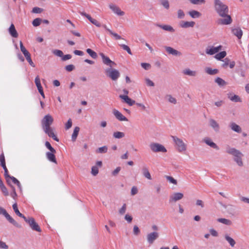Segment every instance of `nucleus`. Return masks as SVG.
Listing matches in <instances>:
<instances>
[{
	"instance_id": "f257e3e1",
	"label": "nucleus",
	"mask_w": 249,
	"mask_h": 249,
	"mask_svg": "<svg viewBox=\"0 0 249 249\" xmlns=\"http://www.w3.org/2000/svg\"><path fill=\"white\" fill-rule=\"evenodd\" d=\"M214 9L217 14L223 18L217 20V23L220 25H229L232 22V19L229 14V7L221 0H214Z\"/></svg>"
},
{
	"instance_id": "f03ea898",
	"label": "nucleus",
	"mask_w": 249,
	"mask_h": 249,
	"mask_svg": "<svg viewBox=\"0 0 249 249\" xmlns=\"http://www.w3.org/2000/svg\"><path fill=\"white\" fill-rule=\"evenodd\" d=\"M53 122V119L50 114L45 115L41 121L42 128L49 137L52 138L54 141L58 142L59 140L53 132V128L50 126Z\"/></svg>"
},
{
	"instance_id": "7ed1b4c3",
	"label": "nucleus",
	"mask_w": 249,
	"mask_h": 249,
	"mask_svg": "<svg viewBox=\"0 0 249 249\" xmlns=\"http://www.w3.org/2000/svg\"><path fill=\"white\" fill-rule=\"evenodd\" d=\"M227 152L234 156V160L239 166H241L243 165L241 159L243 155L241 152L234 148H229L227 149Z\"/></svg>"
},
{
	"instance_id": "20e7f679",
	"label": "nucleus",
	"mask_w": 249,
	"mask_h": 249,
	"mask_svg": "<svg viewBox=\"0 0 249 249\" xmlns=\"http://www.w3.org/2000/svg\"><path fill=\"white\" fill-rule=\"evenodd\" d=\"M105 73L107 77L113 81H116L120 76L119 71L115 69H112V68H108L105 69Z\"/></svg>"
},
{
	"instance_id": "39448f33",
	"label": "nucleus",
	"mask_w": 249,
	"mask_h": 249,
	"mask_svg": "<svg viewBox=\"0 0 249 249\" xmlns=\"http://www.w3.org/2000/svg\"><path fill=\"white\" fill-rule=\"evenodd\" d=\"M171 138L174 142L178 150L181 152L186 150V145L183 141L177 136H172Z\"/></svg>"
},
{
	"instance_id": "423d86ee",
	"label": "nucleus",
	"mask_w": 249,
	"mask_h": 249,
	"mask_svg": "<svg viewBox=\"0 0 249 249\" xmlns=\"http://www.w3.org/2000/svg\"><path fill=\"white\" fill-rule=\"evenodd\" d=\"M149 147L150 149L153 152H163L165 153L167 152L166 149L162 144L156 143L152 142L150 144Z\"/></svg>"
},
{
	"instance_id": "0eeeda50",
	"label": "nucleus",
	"mask_w": 249,
	"mask_h": 249,
	"mask_svg": "<svg viewBox=\"0 0 249 249\" xmlns=\"http://www.w3.org/2000/svg\"><path fill=\"white\" fill-rule=\"evenodd\" d=\"M27 223L29 224L30 227L33 230L40 231L41 229L39 228L38 225L36 222L34 218L33 217H29L28 218H26L24 220Z\"/></svg>"
},
{
	"instance_id": "6e6552de",
	"label": "nucleus",
	"mask_w": 249,
	"mask_h": 249,
	"mask_svg": "<svg viewBox=\"0 0 249 249\" xmlns=\"http://www.w3.org/2000/svg\"><path fill=\"white\" fill-rule=\"evenodd\" d=\"M100 55L102 58V62L105 65H107L110 68H112L113 66L116 65V63L110 59V58L105 55L103 53H100Z\"/></svg>"
},
{
	"instance_id": "1a4fd4ad",
	"label": "nucleus",
	"mask_w": 249,
	"mask_h": 249,
	"mask_svg": "<svg viewBox=\"0 0 249 249\" xmlns=\"http://www.w3.org/2000/svg\"><path fill=\"white\" fill-rule=\"evenodd\" d=\"M159 236V233L157 231H153L147 234L146 236V239L147 242L151 245L153 244L154 241L158 238Z\"/></svg>"
},
{
	"instance_id": "9d476101",
	"label": "nucleus",
	"mask_w": 249,
	"mask_h": 249,
	"mask_svg": "<svg viewBox=\"0 0 249 249\" xmlns=\"http://www.w3.org/2000/svg\"><path fill=\"white\" fill-rule=\"evenodd\" d=\"M108 7L117 16H123L125 14L124 11H122L118 6L114 4L110 3L109 4Z\"/></svg>"
},
{
	"instance_id": "9b49d317",
	"label": "nucleus",
	"mask_w": 249,
	"mask_h": 249,
	"mask_svg": "<svg viewBox=\"0 0 249 249\" xmlns=\"http://www.w3.org/2000/svg\"><path fill=\"white\" fill-rule=\"evenodd\" d=\"M79 13L81 16L87 18L91 23H92L93 24H94L96 26H97L98 27H100L101 26V23L99 21H98L97 20L92 18L89 15L86 13L84 12H81V11H79Z\"/></svg>"
},
{
	"instance_id": "f8f14e48",
	"label": "nucleus",
	"mask_w": 249,
	"mask_h": 249,
	"mask_svg": "<svg viewBox=\"0 0 249 249\" xmlns=\"http://www.w3.org/2000/svg\"><path fill=\"white\" fill-rule=\"evenodd\" d=\"M222 49V46L221 45H219L217 47H208L206 49V53L207 54L209 55H213L214 54H215L216 53H217L219 51H220Z\"/></svg>"
},
{
	"instance_id": "ddd939ff",
	"label": "nucleus",
	"mask_w": 249,
	"mask_h": 249,
	"mask_svg": "<svg viewBox=\"0 0 249 249\" xmlns=\"http://www.w3.org/2000/svg\"><path fill=\"white\" fill-rule=\"evenodd\" d=\"M112 113L118 120L120 121H128V119L118 110L116 109H113Z\"/></svg>"
},
{
	"instance_id": "4468645a",
	"label": "nucleus",
	"mask_w": 249,
	"mask_h": 249,
	"mask_svg": "<svg viewBox=\"0 0 249 249\" xmlns=\"http://www.w3.org/2000/svg\"><path fill=\"white\" fill-rule=\"evenodd\" d=\"M165 49L166 52L169 54H172L174 56H180L181 55V53L180 52L174 49L171 47L165 46Z\"/></svg>"
},
{
	"instance_id": "2eb2a0df",
	"label": "nucleus",
	"mask_w": 249,
	"mask_h": 249,
	"mask_svg": "<svg viewBox=\"0 0 249 249\" xmlns=\"http://www.w3.org/2000/svg\"><path fill=\"white\" fill-rule=\"evenodd\" d=\"M183 197V194L181 193H175L170 196L169 202H176L181 199Z\"/></svg>"
},
{
	"instance_id": "dca6fc26",
	"label": "nucleus",
	"mask_w": 249,
	"mask_h": 249,
	"mask_svg": "<svg viewBox=\"0 0 249 249\" xmlns=\"http://www.w3.org/2000/svg\"><path fill=\"white\" fill-rule=\"evenodd\" d=\"M155 25L157 27H158L162 29H163L164 31L170 32V33H174L175 32V30L171 26L167 24H160L157 23L155 24Z\"/></svg>"
},
{
	"instance_id": "f3484780",
	"label": "nucleus",
	"mask_w": 249,
	"mask_h": 249,
	"mask_svg": "<svg viewBox=\"0 0 249 249\" xmlns=\"http://www.w3.org/2000/svg\"><path fill=\"white\" fill-rule=\"evenodd\" d=\"M195 25V22L194 21H185L182 20L179 23V26L182 28L193 27Z\"/></svg>"
},
{
	"instance_id": "a211bd4d",
	"label": "nucleus",
	"mask_w": 249,
	"mask_h": 249,
	"mask_svg": "<svg viewBox=\"0 0 249 249\" xmlns=\"http://www.w3.org/2000/svg\"><path fill=\"white\" fill-rule=\"evenodd\" d=\"M222 61V67L223 68H227L229 65L230 68L232 69L235 66V62L234 61H231L228 58H225Z\"/></svg>"
},
{
	"instance_id": "6ab92c4d",
	"label": "nucleus",
	"mask_w": 249,
	"mask_h": 249,
	"mask_svg": "<svg viewBox=\"0 0 249 249\" xmlns=\"http://www.w3.org/2000/svg\"><path fill=\"white\" fill-rule=\"evenodd\" d=\"M209 124L211 127H212L216 132L219 131V125L215 120L211 119L209 120Z\"/></svg>"
},
{
	"instance_id": "aec40b11",
	"label": "nucleus",
	"mask_w": 249,
	"mask_h": 249,
	"mask_svg": "<svg viewBox=\"0 0 249 249\" xmlns=\"http://www.w3.org/2000/svg\"><path fill=\"white\" fill-rule=\"evenodd\" d=\"M119 97L130 106H133L135 103L134 100H132L126 95H120Z\"/></svg>"
},
{
	"instance_id": "412c9836",
	"label": "nucleus",
	"mask_w": 249,
	"mask_h": 249,
	"mask_svg": "<svg viewBox=\"0 0 249 249\" xmlns=\"http://www.w3.org/2000/svg\"><path fill=\"white\" fill-rule=\"evenodd\" d=\"M204 142L207 144L208 145L210 146L211 147L213 148L216 150H219V147L213 142L209 138H205L203 139Z\"/></svg>"
},
{
	"instance_id": "4be33fe9",
	"label": "nucleus",
	"mask_w": 249,
	"mask_h": 249,
	"mask_svg": "<svg viewBox=\"0 0 249 249\" xmlns=\"http://www.w3.org/2000/svg\"><path fill=\"white\" fill-rule=\"evenodd\" d=\"M4 216L5 217L6 219L11 224H12L13 225H14L15 227L18 228H20L21 226L17 222H16L8 213L6 212Z\"/></svg>"
},
{
	"instance_id": "5701e85b",
	"label": "nucleus",
	"mask_w": 249,
	"mask_h": 249,
	"mask_svg": "<svg viewBox=\"0 0 249 249\" xmlns=\"http://www.w3.org/2000/svg\"><path fill=\"white\" fill-rule=\"evenodd\" d=\"M143 176L148 179H152L151 176L149 172L148 167L146 166H143L142 169Z\"/></svg>"
},
{
	"instance_id": "b1692460",
	"label": "nucleus",
	"mask_w": 249,
	"mask_h": 249,
	"mask_svg": "<svg viewBox=\"0 0 249 249\" xmlns=\"http://www.w3.org/2000/svg\"><path fill=\"white\" fill-rule=\"evenodd\" d=\"M232 33L237 37L238 39L241 38L243 35V32L240 28H236L232 29Z\"/></svg>"
},
{
	"instance_id": "393cba45",
	"label": "nucleus",
	"mask_w": 249,
	"mask_h": 249,
	"mask_svg": "<svg viewBox=\"0 0 249 249\" xmlns=\"http://www.w3.org/2000/svg\"><path fill=\"white\" fill-rule=\"evenodd\" d=\"M55 152H47L46 154L47 159L53 163H56V158L54 155Z\"/></svg>"
},
{
	"instance_id": "a878e982",
	"label": "nucleus",
	"mask_w": 249,
	"mask_h": 249,
	"mask_svg": "<svg viewBox=\"0 0 249 249\" xmlns=\"http://www.w3.org/2000/svg\"><path fill=\"white\" fill-rule=\"evenodd\" d=\"M230 126L231 129L235 132L241 133L242 131L241 127L235 123H231Z\"/></svg>"
},
{
	"instance_id": "bb28decb",
	"label": "nucleus",
	"mask_w": 249,
	"mask_h": 249,
	"mask_svg": "<svg viewBox=\"0 0 249 249\" xmlns=\"http://www.w3.org/2000/svg\"><path fill=\"white\" fill-rule=\"evenodd\" d=\"M8 31H9V34L12 37L16 38L18 36V33L15 29V26L13 24H12L10 25V26L8 29Z\"/></svg>"
},
{
	"instance_id": "cd10ccee",
	"label": "nucleus",
	"mask_w": 249,
	"mask_h": 249,
	"mask_svg": "<svg viewBox=\"0 0 249 249\" xmlns=\"http://www.w3.org/2000/svg\"><path fill=\"white\" fill-rule=\"evenodd\" d=\"M205 71L208 74L211 75H215L219 72V71L218 69H213L210 67H206L205 69Z\"/></svg>"
},
{
	"instance_id": "c85d7f7f",
	"label": "nucleus",
	"mask_w": 249,
	"mask_h": 249,
	"mask_svg": "<svg viewBox=\"0 0 249 249\" xmlns=\"http://www.w3.org/2000/svg\"><path fill=\"white\" fill-rule=\"evenodd\" d=\"M8 178H9V182H7V183L10 186V180H11L12 181V182L15 184H17V186H18V187L19 188V189H21V185L19 182V181L16 178H15L14 177H13V176H9V177H8Z\"/></svg>"
},
{
	"instance_id": "c756f323",
	"label": "nucleus",
	"mask_w": 249,
	"mask_h": 249,
	"mask_svg": "<svg viewBox=\"0 0 249 249\" xmlns=\"http://www.w3.org/2000/svg\"><path fill=\"white\" fill-rule=\"evenodd\" d=\"M182 72L185 75L194 77L196 76L197 74L196 71H192L189 69H186L184 70Z\"/></svg>"
},
{
	"instance_id": "7c9ffc66",
	"label": "nucleus",
	"mask_w": 249,
	"mask_h": 249,
	"mask_svg": "<svg viewBox=\"0 0 249 249\" xmlns=\"http://www.w3.org/2000/svg\"><path fill=\"white\" fill-rule=\"evenodd\" d=\"M224 237H225V240L229 243V244L230 245V246L231 247H233L235 244H236V242L235 241H234V240L231 237H230L228 234H226L224 235Z\"/></svg>"
},
{
	"instance_id": "2f4dec72",
	"label": "nucleus",
	"mask_w": 249,
	"mask_h": 249,
	"mask_svg": "<svg viewBox=\"0 0 249 249\" xmlns=\"http://www.w3.org/2000/svg\"><path fill=\"white\" fill-rule=\"evenodd\" d=\"M79 131L80 128L78 126L74 127L73 133L71 135V141L72 142H75L76 141Z\"/></svg>"
},
{
	"instance_id": "473e14b6",
	"label": "nucleus",
	"mask_w": 249,
	"mask_h": 249,
	"mask_svg": "<svg viewBox=\"0 0 249 249\" xmlns=\"http://www.w3.org/2000/svg\"><path fill=\"white\" fill-rule=\"evenodd\" d=\"M13 209L15 212V213H16V214L18 215V216L21 217V218H23L24 219V220H25L26 219V217L23 214H22L21 213H20V212L19 211L18 208V206H17V203H15L13 205Z\"/></svg>"
},
{
	"instance_id": "72a5a7b5",
	"label": "nucleus",
	"mask_w": 249,
	"mask_h": 249,
	"mask_svg": "<svg viewBox=\"0 0 249 249\" xmlns=\"http://www.w3.org/2000/svg\"><path fill=\"white\" fill-rule=\"evenodd\" d=\"M188 14L194 18H199L201 15L200 12L194 10L189 11Z\"/></svg>"
},
{
	"instance_id": "f704fd0d",
	"label": "nucleus",
	"mask_w": 249,
	"mask_h": 249,
	"mask_svg": "<svg viewBox=\"0 0 249 249\" xmlns=\"http://www.w3.org/2000/svg\"><path fill=\"white\" fill-rule=\"evenodd\" d=\"M19 44H20V50L22 52V53H23V54H24L25 58H26L27 57H28V56L31 55L30 53H29V52L24 47V46L22 44V42L21 41H20Z\"/></svg>"
},
{
	"instance_id": "c9c22d12",
	"label": "nucleus",
	"mask_w": 249,
	"mask_h": 249,
	"mask_svg": "<svg viewBox=\"0 0 249 249\" xmlns=\"http://www.w3.org/2000/svg\"><path fill=\"white\" fill-rule=\"evenodd\" d=\"M217 221L220 223H221L222 224H224L226 225H228V226L231 225L232 224V222L230 219H226V218H220L217 219Z\"/></svg>"
},
{
	"instance_id": "e433bc0d",
	"label": "nucleus",
	"mask_w": 249,
	"mask_h": 249,
	"mask_svg": "<svg viewBox=\"0 0 249 249\" xmlns=\"http://www.w3.org/2000/svg\"><path fill=\"white\" fill-rule=\"evenodd\" d=\"M228 98L232 102H241V100L240 98L236 95H232L231 94L229 95Z\"/></svg>"
},
{
	"instance_id": "4c0bfd02",
	"label": "nucleus",
	"mask_w": 249,
	"mask_h": 249,
	"mask_svg": "<svg viewBox=\"0 0 249 249\" xmlns=\"http://www.w3.org/2000/svg\"><path fill=\"white\" fill-rule=\"evenodd\" d=\"M214 81L217 85L221 87L226 85V82L223 79L219 77L216 78Z\"/></svg>"
},
{
	"instance_id": "58836bf2",
	"label": "nucleus",
	"mask_w": 249,
	"mask_h": 249,
	"mask_svg": "<svg viewBox=\"0 0 249 249\" xmlns=\"http://www.w3.org/2000/svg\"><path fill=\"white\" fill-rule=\"evenodd\" d=\"M124 133L120 131L114 132L113 134V137L115 139H121L124 138Z\"/></svg>"
},
{
	"instance_id": "ea45409f",
	"label": "nucleus",
	"mask_w": 249,
	"mask_h": 249,
	"mask_svg": "<svg viewBox=\"0 0 249 249\" xmlns=\"http://www.w3.org/2000/svg\"><path fill=\"white\" fill-rule=\"evenodd\" d=\"M165 98L167 99L168 101L170 102V103H172L173 104H177V100L176 99L173 97L170 94H167L165 96Z\"/></svg>"
},
{
	"instance_id": "a19ab883",
	"label": "nucleus",
	"mask_w": 249,
	"mask_h": 249,
	"mask_svg": "<svg viewBox=\"0 0 249 249\" xmlns=\"http://www.w3.org/2000/svg\"><path fill=\"white\" fill-rule=\"evenodd\" d=\"M226 52L225 51L221 52L215 54L214 57L217 60H221L224 58L226 55Z\"/></svg>"
},
{
	"instance_id": "79ce46f5",
	"label": "nucleus",
	"mask_w": 249,
	"mask_h": 249,
	"mask_svg": "<svg viewBox=\"0 0 249 249\" xmlns=\"http://www.w3.org/2000/svg\"><path fill=\"white\" fill-rule=\"evenodd\" d=\"M87 53L92 58L95 59L97 57V53L90 49H87L86 50Z\"/></svg>"
},
{
	"instance_id": "37998d69",
	"label": "nucleus",
	"mask_w": 249,
	"mask_h": 249,
	"mask_svg": "<svg viewBox=\"0 0 249 249\" xmlns=\"http://www.w3.org/2000/svg\"><path fill=\"white\" fill-rule=\"evenodd\" d=\"M107 146H103L98 148L96 152L98 153H106L107 151Z\"/></svg>"
},
{
	"instance_id": "c03bdc74",
	"label": "nucleus",
	"mask_w": 249,
	"mask_h": 249,
	"mask_svg": "<svg viewBox=\"0 0 249 249\" xmlns=\"http://www.w3.org/2000/svg\"><path fill=\"white\" fill-rule=\"evenodd\" d=\"M52 53L54 55L60 57H62L63 55V53L62 51L59 50H57V49L53 50L52 51Z\"/></svg>"
},
{
	"instance_id": "a18cd8bd",
	"label": "nucleus",
	"mask_w": 249,
	"mask_h": 249,
	"mask_svg": "<svg viewBox=\"0 0 249 249\" xmlns=\"http://www.w3.org/2000/svg\"><path fill=\"white\" fill-rule=\"evenodd\" d=\"M35 84L36 85V86L37 89L42 88L41 85L40 78L38 75L37 76H36V77L35 78Z\"/></svg>"
},
{
	"instance_id": "49530a36",
	"label": "nucleus",
	"mask_w": 249,
	"mask_h": 249,
	"mask_svg": "<svg viewBox=\"0 0 249 249\" xmlns=\"http://www.w3.org/2000/svg\"><path fill=\"white\" fill-rule=\"evenodd\" d=\"M0 188L4 196H7L9 195V193L7 191V189L3 183L0 185Z\"/></svg>"
},
{
	"instance_id": "de8ad7c7",
	"label": "nucleus",
	"mask_w": 249,
	"mask_h": 249,
	"mask_svg": "<svg viewBox=\"0 0 249 249\" xmlns=\"http://www.w3.org/2000/svg\"><path fill=\"white\" fill-rule=\"evenodd\" d=\"M42 21V19L40 18H35L32 22V24L34 26L36 27L39 26Z\"/></svg>"
},
{
	"instance_id": "09e8293b",
	"label": "nucleus",
	"mask_w": 249,
	"mask_h": 249,
	"mask_svg": "<svg viewBox=\"0 0 249 249\" xmlns=\"http://www.w3.org/2000/svg\"><path fill=\"white\" fill-rule=\"evenodd\" d=\"M160 3L166 9L169 8V3L168 0H160Z\"/></svg>"
},
{
	"instance_id": "8fccbe9b",
	"label": "nucleus",
	"mask_w": 249,
	"mask_h": 249,
	"mask_svg": "<svg viewBox=\"0 0 249 249\" xmlns=\"http://www.w3.org/2000/svg\"><path fill=\"white\" fill-rule=\"evenodd\" d=\"M2 167L4 170V177L5 178L6 181H7V182H9L8 177H9L10 175H8V169L6 168V165H3V166H2Z\"/></svg>"
},
{
	"instance_id": "3c124183",
	"label": "nucleus",
	"mask_w": 249,
	"mask_h": 249,
	"mask_svg": "<svg viewBox=\"0 0 249 249\" xmlns=\"http://www.w3.org/2000/svg\"><path fill=\"white\" fill-rule=\"evenodd\" d=\"M120 46L122 48L123 50L126 51L129 54L131 55L132 54L130 49L128 46L125 44H120Z\"/></svg>"
},
{
	"instance_id": "603ef678",
	"label": "nucleus",
	"mask_w": 249,
	"mask_h": 249,
	"mask_svg": "<svg viewBox=\"0 0 249 249\" xmlns=\"http://www.w3.org/2000/svg\"><path fill=\"white\" fill-rule=\"evenodd\" d=\"M99 172L98 168L97 166H93L91 168V174L93 176H96Z\"/></svg>"
},
{
	"instance_id": "864d4df0",
	"label": "nucleus",
	"mask_w": 249,
	"mask_h": 249,
	"mask_svg": "<svg viewBox=\"0 0 249 249\" xmlns=\"http://www.w3.org/2000/svg\"><path fill=\"white\" fill-rule=\"evenodd\" d=\"M12 189V192H11L10 196L14 198L15 199L16 197L17 196V194L16 192L15 188L12 186V185H10V186Z\"/></svg>"
},
{
	"instance_id": "5fc2aeb1",
	"label": "nucleus",
	"mask_w": 249,
	"mask_h": 249,
	"mask_svg": "<svg viewBox=\"0 0 249 249\" xmlns=\"http://www.w3.org/2000/svg\"><path fill=\"white\" fill-rule=\"evenodd\" d=\"M189 1L193 4H200L205 2V0H189Z\"/></svg>"
},
{
	"instance_id": "6e6d98bb",
	"label": "nucleus",
	"mask_w": 249,
	"mask_h": 249,
	"mask_svg": "<svg viewBox=\"0 0 249 249\" xmlns=\"http://www.w3.org/2000/svg\"><path fill=\"white\" fill-rule=\"evenodd\" d=\"M178 14V18L179 19H182L185 17V14L182 10L179 9L178 10L177 12Z\"/></svg>"
},
{
	"instance_id": "4d7b16f0",
	"label": "nucleus",
	"mask_w": 249,
	"mask_h": 249,
	"mask_svg": "<svg viewBox=\"0 0 249 249\" xmlns=\"http://www.w3.org/2000/svg\"><path fill=\"white\" fill-rule=\"evenodd\" d=\"M126 204H124L121 208H120L119 210V213L121 215H123L126 212Z\"/></svg>"
},
{
	"instance_id": "13d9d810",
	"label": "nucleus",
	"mask_w": 249,
	"mask_h": 249,
	"mask_svg": "<svg viewBox=\"0 0 249 249\" xmlns=\"http://www.w3.org/2000/svg\"><path fill=\"white\" fill-rule=\"evenodd\" d=\"M165 178L167 179V180H168L170 183L175 185L177 184V180L175 179H174L173 177L171 176H166Z\"/></svg>"
},
{
	"instance_id": "bf43d9fd",
	"label": "nucleus",
	"mask_w": 249,
	"mask_h": 249,
	"mask_svg": "<svg viewBox=\"0 0 249 249\" xmlns=\"http://www.w3.org/2000/svg\"><path fill=\"white\" fill-rule=\"evenodd\" d=\"M46 147L50 150L52 152H56L55 150L51 146L50 143L49 142H45Z\"/></svg>"
},
{
	"instance_id": "052dcab7",
	"label": "nucleus",
	"mask_w": 249,
	"mask_h": 249,
	"mask_svg": "<svg viewBox=\"0 0 249 249\" xmlns=\"http://www.w3.org/2000/svg\"><path fill=\"white\" fill-rule=\"evenodd\" d=\"M141 66L142 68H143L145 70H148L150 69L151 65L149 63H142Z\"/></svg>"
},
{
	"instance_id": "680f3d73",
	"label": "nucleus",
	"mask_w": 249,
	"mask_h": 249,
	"mask_svg": "<svg viewBox=\"0 0 249 249\" xmlns=\"http://www.w3.org/2000/svg\"><path fill=\"white\" fill-rule=\"evenodd\" d=\"M145 82L147 86L154 87L155 86L154 83L149 78H146Z\"/></svg>"
},
{
	"instance_id": "e2e57ef3",
	"label": "nucleus",
	"mask_w": 249,
	"mask_h": 249,
	"mask_svg": "<svg viewBox=\"0 0 249 249\" xmlns=\"http://www.w3.org/2000/svg\"><path fill=\"white\" fill-rule=\"evenodd\" d=\"M43 11V9L41 8L37 7H34L32 9V12L34 13H40Z\"/></svg>"
},
{
	"instance_id": "0e129e2a",
	"label": "nucleus",
	"mask_w": 249,
	"mask_h": 249,
	"mask_svg": "<svg viewBox=\"0 0 249 249\" xmlns=\"http://www.w3.org/2000/svg\"><path fill=\"white\" fill-rule=\"evenodd\" d=\"M0 165L1 166H3V165H6L5 161V158H4L3 154H2L0 155Z\"/></svg>"
},
{
	"instance_id": "69168bd1",
	"label": "nucleus",
	"mask_w": 249,
	"mask_h": 249,
	"mask_svg": "<svg viewBox=\"0 0 249 249\" xmlns=\"http://www.w3.org/2000/svg\"><path fill=\"white\" fill-rule=\"evenodd\" d=\"M72 121L71 119H69L67 122V123L65 124V128L66 129H69L72 126Z\"/></svg>"
},
{
	"instance_id": "338daca9",
	"label": "nucleus",
	"mask_w": 249,
	"mask_h": 249,
	"mask_svg": "<svg viewBox=\"0 0 249 249\" xmlns=\"http://www.w3.org/2000/svg\"><path fill=\"white\" fill-rule=\"evenodd\" d=\"M74 69V65H73L72 64L67 65L65 67V70L68 71H71L72 70H73Z\"/></svg>"
},
{
	"instance_id": "774afa93",
	"label": "nucleus",
	"mask_w": 249,
	"mask_h": 249,
	"mask_svg": "<svg viewBox=\"0 0 249 249\" xmlns=\"http://www.w3.org/2000/svg\"><path fill=\"white\" fill-rule=\"evenodd\" d=\"M8 248V245L6 244L2 241H0V249H7Z\"/></svg>"
}]
</instances>
